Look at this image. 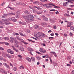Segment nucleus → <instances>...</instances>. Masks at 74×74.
Returning <instances> with one entry per match:
<instances>
[{
    "label": "nucleus",
    "mask_w": 74,
    "mask_h": 74,
    "mask_svg": "<svg viewBox=\"0 0 74 74\" xmlns=\"http://www.w3.org/2000/svg\"><path fill=\"white\" fill-rule=\"evenodd\" d=\"M16 18H19V12H16Z\"/></svg>",
    "instance_id": "13"
},
{
    "label": "nucleus",
    "mask_w": 74,
    "mask_h": 74,
    "mask_svg": "<svg viewBox=\"0 0 74 74\" xmlns=\"http://www.w3.org/2000/svg\"><path fill=\"white\" fill-rule=\"evenodd\" d=\"M2 22H7V21H8V19H3L2 20Z\"/></svg>",
    "instance_id": "26"
},
{
    "label": "nucleus",
    "mask_w": 74,
    "mask_h": 74,
    "mask_svg": "<svg viewBox=\"0 0 74 74\" xmlns=\"http://www.w3.org/2000/svg\"><path fill=\"white\" fill-rule=\"evenodd\" d=\"M10 53H11V54H14V52L13 51H12V50H11V51H10Z\"/></svg>",
    "instance_id": "39"
},
{
    "label": "nucleus",
    "mask_w": 74,
    "mask_h": 74,
    "mask_svg": "<svg viewBox=\"0 0 74 74\" xmlns=\"http://www.w3.org/2000/svg\"><path fill=\"white\" fill-rule=\"evenodd\" d=\"M23 18H24V19H25L26 20H27L29 21V15L28 16H23Z\"/></svg>",
    "instance_id": "8"
},
{
    "label": "nucleus",
    "mask_w": 74,
    "mask_h": 74,
    "mask_svg": "<svg viewBox=\"0 0 74 74\" xmlns=\"http://www.w3.org/2000/svg\"><path fill=\"white\" fill-rule=\"evenodd\" d=\"M29 7L30 8V9H32V10L33 9V7H32V6H29Z\"/></svg>",
    "instance_id": "58"
},
{
    "label": "nucleus",
    "mask_w": 74,
    "mask_h": 74,
    "mask_svg": "<svg viewBox=\"0 0 74 74\" xmlns=\"http://www.w3.org/2000/svg\"><path fill=\"white\" fill-rule=\"evenodd\" d=\"M49 59L51 63H52V60H51V57H49Z\"/></svg>",
    "instance_id": "49"
},
{
    "label": "nucleus",
    "mask_w": 74,
    "mask_h": 74,
    "mask_svg": "<svg viewBox=\"0 0 74 74\" xmlns=\"http://www.w3.org/2000/svg\"><path fill=\"white\" fill-rule=\"evenodd\" d=\"M49 10L50 11H56V10L54 9H52V10Z\"/></svg>",
    "instance_id": "57"
},
{
    "label": "nucleus",
    "mask_w": 74,
    "mask_h": 74,
    "mask_svg": "<svg viewBox=\"0 0 74 74\" xmlns=\"http://www.w3.org/2000/svg\"><path fill=\"white\" fill-rule=\"evenodd\" d=\"M3 64L4 66L6 67L7 69H9V70H10V69H11V68H10V66L8 64H7L5 63H3Z\"/></svg>",
    "instance_id": "3"
},
{
    "label": "nucleus",
    "mask_w": 74,
    "mask_h": 74,
    "mask_svg": "<svg viewBox=\"0 0 74 74\" xmlns=\"http://www.w3.org/2000/svg\"><path fill=\"white\" fill-rule=\"evenodd\" d=\"M26 59L29 62H32L31 59L29 58H26Z\"/></svg>",
    "instance_id": "16"
},
{
    "label": "nucleus",
    "mask_w": 74,
    "mask_h": 74,
    "mask_svg": "<svg viewBox=\"0 0 74 74\" xmlns=\"http://www.w3.org/2000/svg\"><path fill=\"white\" fill-rule=\"evenodd\" d=\"M27 32H28V33H30V30L29 29H27Z\"/></svg>",
    "instance_id": "60"
},
{
    "label": "nucleus",
    "mask_w": 74,
    "mask_h": 74,
    "mask_svg": "<svg viewBox=\"0 0 74 74\" xmlns=\"http://www.w3.org/2000/svg\"><path fill=\"white\" fill-rule=\"evenodd\" d=\"M68 2H65L63 3V4L64 7H66L67 5V4Z\"/></svg>",
    "instance_id": "17"
},
{
    "label": "nucleus",
    "mask_w": 74,
    "mask_h": 74,
    "mask_svg": "<svg viewBox=\"0 0 74 74\" xmlns=\"http://www.w3.org/2000/svg\"><path fill=\"white\" fill-rule=\"evenodd\" d=\"M31 59L32 60V61L33 62H35V58L33 57H32Z\"/></svg>",
    "instance_id": "19"
},
{
    "label": "nucleus",
    "mask_w": 74,
    "mask_h": 74,
    "mask_svg": "<svg viewBox=\"0 0 74 74\" xmlns=\"http://www.w3.org/2000/svg\"><path fill=\"white\" fill-rule=\"evenodd\" d=\"M33 4H39V2L38 1H35V2H33Z\"/></svg>",
    "instance_id": "18"
},
{
    "label": "nucleus",
    "mask_w": 74,
    "mask_h": 74,
    "mask_svg": "<svg viewBox=\"0 0 74 74\" xmlns=\"http://www.w3.org/2000/svg\"><path fill=\"white\" fill-rule=\"evenodd\" d=\"M19 34L20 35L22 36H24V35H23V34L22 32H19Z\"/></svg>",
    "instance_id": "42"
},
{
    "label": "nucleus",
    "mask_w": 74,
    "mask_h": 74,
    "mask_svg": "<svg viewBox=\"0 0 74 74\" xmlns=\"http://www.w3.org/2000/svg\"><path fill=\"white\" fill-rule=\"evenodd\" d=\"M11 23L10 22L8 23H5V24L6 25H9V24H11Z\"/></svg>",
    "instance_id": "41"
},
{
    "label": "nucleus",
    "mask_w": 74,
    "mask_h": 74,
    "mask_svg": "<svg viewBox=\"0 0 74 74\" xmlns=\"http://www.w3.org/2000/svg\"><path fill=\"white\" fill-rule=\"evenodd\" d=\"M8 15H10L11 16L12 15H15V13L12 12L11 13L8 14Z\"/></svg>",
    "instance_id": "15"
},
{
    "label": "nucleus",
    "mask_w": 74,
    "mask_h": 74,
    "mask_svg": "<svg viewBox=\"0 0 74 74\" xmlns=\"http://www.w3.org/2000/svg\"><path fill=\"white\" fill-rule=\"evenodd\" d=\"M8 19L9 20H10V21H12L13 22H16L17 21L16 19L15 18H10Z\"/></svg>",
    "instance_id": "6"
},
{
    "label": "nucleus",
    "mask_w": 74,
    "mask_h": 74,
    "mask_svg": "<svg viewBox=\"0 0 74 74\" xmlns=\"http://www.w3.org/2000/svg\"><path fill=\"white\" fill-rule=\"evenodd\" d=\"M36 58L37 59H38V60H40V59H41V58L40 57H36Z\"/></svg>",
    "instance_id": "31"
},
{
    "label": "nucleus",
    "mask_w": 74,
    "mask_h": 74,
    "mask_svg": "<svg viewBox=\"0 0 74 74\" xmlns=\"http://www.w3.org/2000/svg\"><path fill=\"white\" fill-rule=\"evenodd\" d=\"M36 36H38L40 38H42V37H45V35L43 34L42 33L38 32L36 34Z\"/></svg>",
    "instance_id": "1"
},
{
    "label": "nucleus",
    "mask_w": 74,
    "mask_h": 74,
    "mask_svg": "<svg viewBox=\"0 0 74 74\" xmlns=\"http://www.w3.org/2000/svg\"><path fill=\"white\" fill-rule=\"evenodd\" d=\"M21 68H22L23 69H24V67L23 66H21L20 67V69H21Z\"/></svg>",
    "instance_id": "50"
},
{
    "label": "nucleus",
    "mask_w": 74,
    "mask_h": 74,
    "mask_svg": "<svg viewBox=\"0 0 74 74\" xmlns=\"http://www.w3.org/2000/svg\"><path fill=\"white\" fill-rule=\"evenodd\" d=\"M73 25V23L72 22L69 23L67 24L68 25L67 26V27H71V25Z\"/></svg>",
    "instance_id": "11"
},
{
    "label": "nucleus",
    "mask_w": 74,
    "mask_h": 74,
    "mask_svg": "<svg viewBox=\"0 0 74 74\" xmlns=\"http://www.w3.org/2000/svg\"><path fill=\"white\" fill-rule=\"evenodd\" d=\"M71 59V57L70 56H69L68 57V58H67V59L68 60H70V59Z\"/></svg>",
    "instance_id": "36"
},
{
    "label": "nucleus",
    "mask_w": 74,
    "mask_h": 74,
    "mask_svg": "<svg viewBox=\"0 0 74 74\" xmlns=\"http://www.w3.org/2000/svg\"><path fill=\"white\" fill-rule=\"evenodd\" d=\"M27 13H28V11L27 10L25 11V14H27Z\"/></svg>",
    "instance_id": "55"
},
{
    "label": "nucleus",
    "mask_w": 74,
    "mask_h": 74,
    "mask_svg": "<svg viewBox=\"0 0 74 74\" xmlns=\"http://www.w3.org/2000/svg\"><path fill=\"white\" fill-rule=\"evenodd\" d=\"M0 50L1 51H3L4 50V48H3V47H0Z\"/></svg>",
    "instance_id": "51"
},
{
    "label": "nucleus",
    "mask_w": 74,
    "mask_h": 74,
    "mask_svg": "<svg viewBox=\"0 0 74 74\" xmlns=\"http://www.w3.org/2000/svg\"><path fill=\"white\" fill-rule=\"evenodd\" d=\"M70 7H74V5H69Z\"/></svg>",
    "instance_id": "56"
},
{
    "label": "nucleus",
    "mask_w": 74,
    "mask_h": 74,
    "mask_svg": "<svg viewBox=\"0 0 74 74\" xmlns=\"http://www.w3.org/2000/svg\"><path fill=\"white\" fill-rule=\"evenodd\" d=\"M13 70L14 71H16V67H14L13 68Z\"/></svg>",
    "instance_id": "40"
},
{
    "label": "nucleus",
    "mask_w": 74,
    "mask_h": 74,
    "mask_svg": "<svg viewBox=\"0 0 74 74\" xmlns=\"http://www.w3.org/2000/svg\"><path fill=\"white\" fill-rule=\"evenodd\" d=\"M27 49L28 51H30V52H32V51H33V49H32V48H30V47H28L27 48Z\"/></svg>",
    "instance_id": "14"
},
{
    "label": "nucleus",
    "mask_w": 74,
    "mask_h": 74,
    "mask_svg": "<svg viewBox=\"0 0 74 74\" xmlns=\"http://www.w3.org/2000/svg\"><path fill=\"white\" fill-rule=\"evenodd\" d=\"M51 36H54V34L53 33H52V34H50Z\"/></svg>",
    "instance_id": "63"
},
{
    "label": "nucleus",
    "mask_w": 74,
    "mask_h": 74,
    "mask_svg": "<svg viewBox=\"0 0 74 74\" xmlns=\"http://www.w3.org/2000/svg\"><path fill=\"white\" fill-rule=\"evenodd\" d=\"M20 41H21V42H23V43L25 45H27L28 44V43H27L25 42H24V40H23L22 39H20Z\"/></svg>",
    "instance_id": "9"
},
{
    "label": "nucleus",
    "mask_w": 74,
    "mask_h": 74,
    "mask_svg": "<svg viewBox=\"0 0 74 74\" xmlns=\"http://www.w3.org/2000/svg\"><path fill=\"white\" fill-rule=\"evenodd\" d=\"M34 29H37L38 27V25H35L34 26Z\"/></svg>",
    "instance_id": "22"
},
{
    "label": "nucleus",
    "mask_w": 74,
    "mask_h": 74,
    "mask_svg": "<svg viewBox=\"0 0 74 74\" xmlns=\"http://www.w3.org/2000/svg\"><path fill=\"white\" fill-rule=\"evenodd\" d=\"M10 41L11 42H12V43H13L14 41H15V38H14L13 37H10Z\"/></svg>",
    "instance_id": "5"
},
{
    "label": "nucleus",
    "mask_w": 74,
    "mask_h": 74,
    "mask_svg": "<svg viewBox=\"0 0 74 74\" xmlns=\"http://www.w3.org/2000/svg\"><path fill=\"white\" fill-rule=\"evenodd\" d=\"M42 13V12H40V11H38L37 12V14L38 15H40V14H41Z\"/></svg>",
    "instance_id": "28"
},
{
    "label": "nucleus",
    "mask_w": 74,
    "mask_h": 74,
    "mask_svg": "<svg viewBox=\"0 0 74 74\" xmlns=\"http://www.w3.org/2000/svg\"><path fill=\"white\" fill-rule=\"evenodd\" d=\"M37 10H36L34 9L33 11V12H34V13L35 14V13H37Z\"/></svg>",
    "instance_id": "35"
},
{
    "label": "nucleus",
    "mask_w": 74,
    "mask_h": 74,
    "mask_svg": "<svg viewBox=\"0 0 74 74\" xmlns=\"http://www.w3.org/2000/svg\"><path fill=\"white\" fill-rule=\"evenodd\" d=\"M9 65L10 66H11L12 67H13V65L12 64L11 62L10 63Z\"/></svg>",
    "instance_id": "46"
},
{
    "label": "nucleus",
    "mask_w": 74,
    "mask_h": 74,
    "mask_svg": "<svg viewBox=\"0 0 74 74\" xmlns=\"http://www.w3.org/2000/svg\"><path fill=\"white\" fill-rule=\"evenodd\" d=\"M36 53H38V54L39 55H41V53H40V52L37 51L36 52Z\"/></svg>",
    "instance_id": "54"
},
{
    "label": "nucleus",
    "mask_w": 74,
    "mask_h": 74,
    "mask_svg": "<svg viewBox=\"0 0 74 74\" xmlns=\"http://www.w3.org/2000/svg\"><path fill=\"white\" fill-rule=\"evenodd\" d=\"M18 57H19V58H22V56L21 55H19L18 56Z\"/></svg>",
    "instance_id": "47"
},
{
    "label": "nucleus",
    "mask_w": 74,
    "mask_h": 74,
    "mask_svg": "<svg viewBox=\"0 0 74 74\" xmlns=\"http://www.w3.org/2000/svg\"><path fill=\"white\" fill-rule=\"evenodd\" d=\"M64 16H67V17H69L70 16V15L69 14H64Z\"/></svg>",
    "instance_id": "27"
},
{
    "label": "nucleus",
    "mask_w": 74,
    "mask_h": 74,
    "mask_svg": "<svg viewBox=\"0 0 74 74\" xmlns=\"http://www.w3.org/2000/svg\"><path fill=\"white\" fill-rule=\"evenodd\" d=\"M39 51L40 52L42 53H46V50L45 49H44L43 50V49L42 48H40Z\"/></svg>",
    "instance_id": "4"
},
{
    "label": "nucleus",
    "mask_w": 74,
    "mask_h": 74,
    "mask_svg": "<svg viewBox=\"0 0 74 74\" xmlns=\"http://www.w3.org/2000/svg\"><path fill=\"white\" fill-rule=\"evenodd\" d=\"M0 24H1L2 25H3L4 24V23H3L2 22L0 21Z\"/></svg>",
    "instance_id": "53"
},
{
    "label": "nucleus",
    "mask_w": 74,
    "mask_h": 74,
    "mask_svg": "<svg viewBox=\"0 0 74 74\" xmlns=\"http://www.w3.org/2000/svg\"><path fill=\"white\" fill-rule=\"evenodd\" d=\"M51 7H52V6L50 5L47 6L46 7L47 8H51Z\"/></svg>",
    "instance_id": "38"
},
{
    "label": "nucleus",
    "mask_w": 74,
    "mask_h": 74,
    "mask_svg": "<svg viewBox=\"0 0 74 74\" xmlns=\"http://www.w3.org/2000/svg\"><path fill=\"white\" fill-rule=\"evenodd\" d=\"M19 50H20L21 51H24V48L22 47H20Z\"/></svg>",
    "instance_id": "20"
},
{
    "label": "nucleus",
    "mask_w": 74,
    "mask_h": 74,
    "mask_svg": "<svg viewBox=\"0 0 74 74\" xmlns=\"http://www.w3.org/2000/svg\"><path fill=\"white\" fill-rule=\"evenodd\" d=\"M50 53H53V54L54 55H55V54H56V53H55V52H54L53 51L51 52Z\"/></svg>",
    "instance_id": "48"
},
{
    "label": "nucleus",
    "mask_w": 74,
    "mask_h": 74,
    "mask_svg": "<svg viewBox=\"0 0 74 74\" xmlns=\"http://www.w3.org/2000/svg\"><path fill=\"white\" fill-rule=\"evenodd\" d=\"M42 17H43V20L44 21H48V19L47 17H45V16H43Z\"/></svg>",
    "instance_id": "12"
},
{
    "label": "nucleus",
    "mask_w": 74,
    "mask_h": 74,
    "mask_svg": "<svg viewBox=\"0 0 74 74\" xmlns=\"http://www.w3.org/2000/svg\"><path fill=\"white\" fill-rule=\"evenodd\" d=\"M49 40H52V39H53V37H49Z\"/></svg>",
    "instance_id": "44"
},
{
    "label": "nucleus",
    "mask_w": 74,
    "mask_h": 74,
    "mask_svg": "<svg viewBox=\"0 0 74 74\" xmlns=\"http://www.w3.org/2000/svg\"><path fill=\"white\" fill-rule=\"evenodd\" d=\"M53 65L54 66H56L57 65V64H56L55 62H54L53 63Z\"/></svg>",
    "instance_id": "37"
},
{
    "label": "nucleus",
    "mask_w": 74,
    "mask_h": 74,
    "mask_svg": "<svg viewBox=\"0 0 74 74\" xmlns=\"http://www.w3.org/2000/svg\"><path fill=\"white\" fill-rule=\"evenodd\" d=\"M11 49H8L7 51L8 53H10V52H11Z\"/></svg>",
    "instance_id": "34"
},
{
    "label": "nucleus",
    "mask_w": 74,
    "mask_h": 74,
    "mask_svg": "<svg viewBox=\"0 0 74 74\" xmlns=\"http://www.w3.org/2000/svg\"><path fill=\"white\" fill-rule=\"evenodd\" d=\"M41 1H42V2H45V1L47 2L48 1V0H39Z\"/></svg>",
    "instance_id": "33"
},
{
    "label": "nucleus",
    "mask_w": 74,
    "mask_h": 74,
    "mask_svg": "<svg viewBox=\"0 0 74 74\" xmlns=\"http://www.w3.org/2000/svg\"><path fill=\"white\" fill-rule=\"evenodd\" d=\"M5 45H9V43H5Z\"/></svg>",
    "instance_id": "62"
},
{
    "label": "nucleus",
    "mask_w": 74,
    "mask_h": 74,
    "mask_svg": "<svg viewBox=\"0 0 74 74\" xmlns=\"http://www.w3.org/2000/svg\"><path fill=\"white\" fill-rule=\"evenodd\" d=\"M6 56L8 58H9V59H11V58H12V57H11V56L9 54H7Z\"/></svg>",
    "instance_id": "23"
},
{
    "label": "nucleus",
    "mask_w": 74,
    "mask_h": 74,
    "mask_svg": "<svg viewBox=\"0 0 74 74\" xmlns=\"http://www.w3.org/2000/svg\"><path fill=\"white\" fill-rule=\"evenodd\" d=\"M17 40H19V41H20V40H21V39L20 38H19V36H18L17 37Z\"/></svg>",
    "instance_id": "45"
},
{
    "label": "nucleus",
    "mask_w": 74,
    "mask_h": 74,
    "mask_svg": "<svg viewBox=\"0 0 74 74\" xmlns=\"http://www.w3.org/2000/svg\"><path fill=\"white\" fill-rule=\"evenodd\" d=\"M70 29L71 30H73V31H74V27H71Z\"/></svg>",
    "instance_id": "30"
},
{
    "label": "nucleus",
    "mask_w": 74,
    "mask_h": 74,
    "mask_svg": "<svg viewBox=\"0 0 74 74\" xmlns=\"http://www.w3.org/2000/svg\"><path fill=\"white\" fill-rule=\"evenodd\" d=\"M12 47L13 48V49L14 51L15 52H19V50L15 48V47H14V46H12Z\"/></svg>",
    "instance_id": "7"
},
{
    "label": "nucleus",
    "mask_w": 74,
    "mask_h": 74,
    "mask_svg": "<svg viewBox=\"0 0 74 74\" xmlns=\"http://www.w3.org/2000/svg\"><path fill=\"white\" fill-rule=\"evenodd\" d=\"M50 22L51 23H53L55 22V21L53 20V19H51V18L49 19Z\"/></svg>",
    "instance_id": "24"
},
{
    "label": "nucleus",
    "mask_w": 74,
    "mask_h": 74,
    "mask_svg": "<svg viewBox=\"0 0 74 74\" xmlns=\"http://www.w3.org/2000/svg\"><path fill=\"white\" fill-rule=\"evenodd\" d=\"M22 24L23 25H25V24H26V23H25V22H22Z\"/></svg>",
    "instance_id": "52"
},
{
    "label": "nucleus",
    "mask_w": 74,
    "mask_h": 74,
    "mask_svg": "<svg viewBox=\"0 0 74 74\" xmlns=\"http://www.w3.org/2000/svg\"><path fill=\"white\" fill-rule=\"evenodd\" d=\"M15 43H16V44H18V41L16 40L15 42Z\"/></svg>",
    "instance_id": "61"
},
{
    "label": "nucleus",
    "mask_w": 74,
    "mask_h": 74,
    "mask_svg": "<svg viewBox=\"0 0 74 74\" xmlns=\"http://www.w3.org/2000/svg\"><path fill=\"white\" fill-rule=\"evenodd\" d=\"M0 71L2 73H4V74H7V73L6 71H4V70H3V69H0Z\"/></svg>",
    "instance_id": "10"
},
{
    "label": "nucleus",
    "mask_w": 74,
    "mask_h": 74,
    "mask_svg": "<svg viewBox=\"0 0 74 74\" xmlns=\"http://www.w3.org/2000/svg\"><path fill=\"white\" fill-rule=\"evenodd\" d=\"M29 19H28L29 21V22H32V21H34V19L33 18L34 17L32 15H29Z\"/></svg>",
    "instance_id": "2"
},
{
    "label": "nucleus",
    "mask_w": 74,
    "mask_h": 74,
    "mask_svg": "<svg viewBox=\"0 0 74 74\" xmlns=\"http://www.w3.org/2000/svg\"><path fill=\"white\" fill-rule=\"evenodd\" d=\"M72 74H74V70H73L72 71Z\"/></svg>",
    "instance_id": "64"
},
{
    "label": "nucleus",
    "mask_w": 74,
    "mask_h": 74,
    "mask_svg": "<svg viewBox=\"0 0 74 74\" xmlns=\"http://www.w3.org/2000/svg\"><path fill=\"white\" fill-rule=\"evenodd\" d=\"M41 25L42 26H44V25H48V23H41Z\"/></svg>",
    "instance_id": "21"
},
{
    "label": "nucleus",
    "mask_w": 74,
    "mask_h": 74,
    "mask_svg": "<svg viewBox=\"0 0 74 74\" xmlns=\"http://www.w3.org/2000/svg\"><path fill=\"white\" fill-rule=\"evenodd\" d=\"M53 6H54V8H60V7L59 6H55V5H53Z\"/></svg>",
    "instance_id": "32"
},
{
    "label": "nucleus",
    "mask_w": 74,
    "mask_h": 74,
    "mask_svg": "<svg viewBox=\"0 0 74 74\" xmlns=\"http://www.w3.org/2000/svg\"><path fill=\"white\" fill-rule=\"evenodd\" d=\"M64 37H67V35L66 34H64Z\"/></svg>",
    "instance_id": "59"
},
{
    "label": "nucleus",
    "mask_w": 74,
    "mask_h": 74,
    "mask_svg": "<svg viewBox=\"0 0 74 74\" xmlns=\"http://www.w3.org/2000/svg\"><path fill=\"white\" fill-rule=\"evenodd\" d=\"M3 39L5 40H9V38L7 37H4L3 38Z\"/></svg>",
    "instance_id": "25"
},
{
    "label": "nucleus",
    "mask_w": 74,
    "mask_h": 74,
    "mask_svg": "<svg viewBox=\"0 0 74 74\" xmlns=\"http://www.w3.org/2000/svg\"><path fill=\"white\" fill-rule=\"evenodd\" d=\"M74 1V0H69V3H71V4H73V2Z\"/></svg>",
    "instance_id": "29"
},
{
    "label": "nucleus",
    "mask_w": 74,
    "mask_h": 74,
    "mask_svg": "<svg viewBox=\"0 0 74 74\" xmlns=\"http://www.w3.org/2000/svg\"><path fill=\"white\" fill-rule=\"evenodd\" d=\"M5 4V3H4V2H3L1 4V6H3V5H4Z\"/></svg>",
    "instance_id": "43"
}]
</instances>
